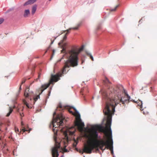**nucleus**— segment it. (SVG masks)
I'll return each instance as SVG.
<instances>
[{
	"instance_id": "nucleus-1",
	"label": "nucleus",
	"mask_w": 157,
	"mask_h": 157,
	"mask_svg": "<svg viewBox=\"0 0 157 157\" xmlns=\"http://www.w3.org/2000/svg\"><path fill=\"white\" fill-rule=\"evenodd\" d=\"M104 84L106 86H109L107 91L102 90L100 91L103 98L105 100L106 106L103 112L107 117L105 128L101 125H96L91 127L88 130V135L87 137L89 140L87 144H85L83 149V152L90 154L92 151L95 149L98 150L99 148L102 151L107 148H109L113 152V141L111 139L105 141L98 140L99 132L106 134L107 132L111 134V125L113 114L115 112V106L119 103L124 105L130 101V97L127 94L121 86H111V83L108 79L105 78L103 80Z\"/></svg>"
},
{
	"instance_id": "nucleus-2",
	"label": "nucleus",
	"mask_w": 157,
	"mask_h": 157,
	"mask_svg": "<svg viewBox=\"0 0 157 157\" xmlns=\"http://www.w3.org/2000/svg\"><path fill=\"white\" fill-rule=\"evenodd\" d=\"M83 49V48L82 47L80 48L75 47L67 51L66 55L68 59L65 62L64 65L61 72H59L56 75H52L49 82L47 84H44L41 86L40 88L41 92L39 93L38 95L33 97V104L38 98H40V95L44 90L49 86L54 81L55 82L57 81L59 79V77H61L63 74L67 73L66 68H69L70 67H74L78 66L79 60L78 55Z\"/></svg>"
},
{
	"instance_id": "nucleus-3",
	"label": "nucleus",
	"mask_w": 157,
	"mask_h": 157,
	"mask_svg": "<svg viewBox=\"0 0 157 157\" xmlns=\"http://www.w3.org/2000/svg\"><path fill=\"white\" fill-rule=\"evenodd\" d=\"M75 126L77 127L78 131L80 132L83 131L84 124L80 119V116L78 114L76 117V121L75 122V126L71 127L67 130V132L70 135H73L75 133L76 129Z\"/></svg>"
},
{
	"instance_id": "nucleus-4",
	"label": "nucleus",
	"mask_w": 157,
	"mask_h": 157,
	"mask_svg": "<svg viewBox=\"0 0 157 157\" xmlns=\"http://www.w3.org/2000/svg\"><path fill=\"white\" fill-rule=\"evenodd\" d=\"M64 117L61 114L58 115L56 118L53 120L52 124L53 125V131L55 135H57V132L58 130L57 128L58 126L62 125L63 121L64 119Z\"/></svg>"
},
{
	"instance_id": "nucleus-5",
	"label": "nucleus",
	"mask_w": 157,
	"mask_h": 157,
	"mask_svg": "<svg viewBox=\"0 0 157 157\" xmlns=\"http://www.w3.org/2000/svg\"><path fill=\"white\" fill-rule=\"evenodd\" d=\"M54 140L55 142V147L52 150V157H58L59 154L58 149L60 147V145L59 143L57 142L56 138L54 137Z\"/></svg>"
},
{
	"instance_id": "nucleus-6",
	"label": "nucleus",
	"mask_w": 157,
	"mask_h": 157,
	"mask_svg": "<svg viewBox=\"0 0 157 157\" xmlns=\"http://www.w3.org/2000/svg\"><path fill=\"white\" fill-rule=\"evenodd\" d=\"M81 25V23H79L78 24L76 27L71 28H70L67 30L65 31H67V32L65 34L64 37L63 38V40L61 41L59 43V45L63 43V41L65 40L67 38V34L69 33V31L71 29H73L74 30H77L78 29V27L80 26Z\"/></svg>"
},
{
	"instance_id": "nucleus-7",
	"label": "nucleus",
	"mask_w": 157,
	"mask_h": 157,
	"mask_svg": "<svg viewBox=\"0 0 157 157\" xmlns=\"http://www.w3.org/2000/svg\"><path fill=\"white\" fill-rule=\"evenodd\" d=\"M133 101L137 104V107L138 108L140 109L141 110L142 109V102L140 100H138L136 101L133 100Z\"/></svg>"
},
{
	"instance_id": "nucleus-8",
	"label": "nucleus",
	"mask_w": 157,
	"mask_h": 157,
	"mask_svg": "<svg viewBox=\"0 0 157 157\" xmlns=\"http://www.w3.org/2000/svg\"><path fill=\"white\" fill-rule=\"evenodd\" d=\"M29 88H26V89L25 92L24 96L26 97H27L30 96V93L29 92Z\"/></svg>"
},
{
	"instance_id": "nucleus-9",
	"label": "nucleus",
	"mask_w": 157,
	"mask_h": 157,
	"mask_svg": "<svg viewBox=\"0 0 157 157\" xmlns=\"http://www.w3.org/2000/svg\"><path fill=\"white\" fill-rule=\"evenodd\" d=\"M37 0H29L24 4V6L31 4L35 2Z\"/></svg>"
},
{
	"instance_id": "nucleus-10",
	"label": "nucleus",
	"mask_w": 157,
	"mask_h": 157,
	"mask_svg": "<svg viewBox=\"0 0 157 157\" xmlns=\"http://www.w3.org/2000/svg\"><path fill=\"white\" fill-rule=\"evenodd\" d=\"M79 139V137H78L77 138V140H76L75 139H74V143L73 144V146L74 147H76V145L78 143V140Z\"/></svg>"
},
{
	"instance_id": "nucleus-11",
	"label": "nucleus",
	"mask_w": 157,
	"mask_h": 157,
	"mask_svg": "<svg viewBox=\"0 0 157 157\" xmlns=\"http://www.w3.org/2000/svg\"><path fill=\"white\" fill-rule=\"evenodd\" d=\"M30 14V11L29 10H25V13L24 14V16L25 17H27L28 16V15Z\"/></svg>"
},
{
	"instance_id": "nucleus-12",
	"label": "nucleus",
	"mask_w": 157,
	"mask_h": 157,
	"mask_svg": "<svg viewBox=\"0 0 157 157\" xmlns=\"http://www.w3.org/2000/svg\"><path fill=\"white\" fill-rule=\"evenodd\" d=\"M21 125L22 128L21 129V131H22L23 132H24L25 131H28L27 129H26L23 126L24 124L22 121L21 122Z\"/></svg>"
},
{
	"instance_id": "nucleus-13",
	"label": "nucleus",
	"mask_w": 157,
	"mask_h": 157,
	"mask_svg": "<svg viewBox=\"0 0 157 157\" xmlns=\"http://www.w3.org/2000/svg\"><path fill=\"white\" fill-rule=\"evenodd\" d=\"M36 5H34L32 8V13L33 14L35 12L36 10Z\"/></svg>"
},
{
	"instance_id": "nucleus-14",
	"label": "nucleus",
	"mask_w": 157,
	"mask_h": 157,
	"mask_svg": "<svg viewBox=\"0 0 157 157\" xmlns=\"http://www.w3.org/2000/svg\"><path fill=\"white\" fill-rule=\"evenodd\" d=\"M13 111V109H12L11 107H9V112L7 113L6 115V117H9L10 114L12 113Z\"/></svg>"
},
{
	"instance_id": "nucleus-15",
	"label": "nucleus",
	"mask_w": 157,
	"mask_h": 157,
	"mask_svg": "<svg viewBox=\"0 0 157 157\" xmlns=\"http://www.w3.org/2000/svg\"><path fill=\"white\" fill-rule=\"evenodd\" d=\"M23 102L26 105V106L28 108L31 109L32 108V107L29 105V104L27 103V102L25 100H24L23 101Z\"/></svg>"
},
{
	"instance_id": "nucleus-16",
	"label": "nucleus",
	"mask_w": 157,
	"mask_h": 157,
	"mask_svg": "<svg viewBox=\"0 0 157 157\" xmlns=\"http://www.w3.org/2000/svg\"><path fill=\"white\" fill-rule=\"evenodd\" d=\"M119 6V5H117V6H116V7H115L114 8L111 9L110 10V11H115L116 10L117 8H118V7Z\"/></svg>"
},
{
	"instance_id": "nucleus-17",
	"label": "nucleus",
	"mask_w": 157,
	"mask_h": 157,
	"mask_svg": "<svg viewBox=\"0 0 157 157\" xmlns=\"http://www.w3.org/2000/svg\"><path fill=\"white\" fill-rule=\"evenodd\" d=\"M88 56H90L92 61H94V58L93 56L90 54H87Z\"/></svg>"
},
{
	"instance_id": "nucleus-18",
	"label": "nucleus",
	"mask_w": 157,
	"mask_h": 157,
	"mask_svg": "<svg viewBox=\"0 0 157 157\" xmlns=\"http://www.w3.org/2000/svg\"><path fill=\"white\" fill-rule=\"evenodd\" d=\"M41 74L40 73H38V77L37 78H36L35 80H36V81H38V80L40 79V76H41Z\"/></svg>"
},
{
	"instance_id": "nucleus-19",
	"label": "nucleus",
	"mask_w": 157,
	"mask_h": 157,
	"mask_svg": "<svg viewBox=\"0 0 157 157\" xmlns=\"http://www.w3.org/2000/svg\"><path fill=\"white\" fill-rule=\"evenodd\" d=\"M15 131L16 133H18L19 132V130L18 128L15 127Z\"/></svg>"
},
{
	"instance_id": "nucleus-20",
	"label": "nucleus",
	"mask_w": 157,
	"mask_h": 157,
	"mask_svg": "<svg viewBox=\"0 0 157 157\" xmlns=\"http://www.w3.org/2000/svg\"><path fill=\"white\" fill-rule=\"evenodd\" d=\"M62 108V105L61 103H59L58 106L57 108Z\"/></svg>"
},
{
	"instance_id": "nucleus-21",
	"label": "nucleus",
	"mask_w": 157,
	"mask_h": 157,
	"mask_svg": "<svg viewBox=\"0 0 157 157\" xmlns=\"http://www.w3.org/2000/svg\"><path fill=\"white\" fill-rule=\"evenodd\" d=\"M4 21V19L3 18H0V24H1Z\"/></svg>"
},
{
	"instance_id": "nucleus-22",
	"label": "nucleus",
	"mask_w": 157,
	"mask_h": 157,
	"mask_svg": "<svg viewBox=\"0 0 157 157\" xmlns=\"http://www.w3.org/2000/svg\"><path fill=\"white\" fill-rule=\"evenodd\" d=\"M64 134H65V137H67V132H64Z\"/></svg>"
},
{
	"instance_id": "nucleus-23",
	"label": "nucleus",
	"mask_w": 157,
	"mask_h": 157,
	"mask_svg": "<svg viewBox=\"0 0 157 157\" xmlns=\"http://www.w3.org/2000/svg\"><path fill=\"white\" fill-rule=\"evenodd\" d=\"M19 114L20 115V116L21 117H23L24 116V114L23 113H19Z\"/></svg>"
},
{
	"instance_id": "nucleus-24",
	"label": "nucleus",
	"mask_w": 157,
	"mask_h": 157,
	"mask_svg": "<svg viewBox=\"0 0 157 157\" xmlns=\"http://www.w3.org/2000/svg\"><path fill=\"white\" fill-rule=\"evenodd\" d=\"M25 79H24L22 81L21 85H22L24 83L25 81Z\"/></svg>"
},
{
	"instance_id": "nucleus-25",
	"label": "nucleus",
	"mask_w": 157,
	"mask_h": 157,
	"mask_svg": "<svg viewBox=\"0 0 157 157\" xmlns=\"http://www.w3.org/2000/svg\"><path fill=\"white\" fill-rule=\"evenodd\" d=\"M63 151L64 152H68V150L67 149H66L65 148H64L63 150Z\"/></svg>"
},
{
	"instance_id": "nucleus-26",
	"label": "nucleus",
	"mask_w": 157,
	"mask_h": 157,
	"mask_svg": "<svg viewBox=\"0 0 157 157\" xmlns=\"http://www.w3.org/2000/svg\"><path fill=\"white\" fill-rule=\"evenodd\" d=\"M69 111L71 113L73 114V112L72 111H71L70 110H69Z\"/></svg>"
},
{
	"instance_id": "nucleus-27",
	"label": "nucleus",
	"mask_w": 157,
	"mask_h": 157,
	"mask_svg": "<svg viewBox=\"0 0 157 157\" xmlns=\"http://www.w3.org/2000/svg\"><path fill=\"white\" fill-rule=\"evenodd\" d=\"M21 85H20V88H19V90H21Z\"/></svg>"
},
{
	"instance_id": "nucleus-28",
	"label": "nucleus",
	"mask_w": 157,
	"mask_h": 157,
	"mask_svg": "<svg viewBox=\"0 0 157 157\" xmlns=\"http://www.w3.org/2000/svg\"><path fill=\"white\" fill-rule=\"evenodd\" d=\"M53 114V116H54L55 115H56V113L55 112Z\"/></svg>"
},
{
	"instance_id": "nucleus-29",
	"label": "nucleus",
	"mask_w": 157,
	"mask_h": 157,
	"mask_svg": "<svg viewBox=\"0 0 157 157\" xmlns=\"http://www.w3.org/2000/svg\"><path fill=\"white\" fill-rule=\"evenodd\" d=\"M2 124V123H0V126H1Z\"/></svg>"
},
{
	"instance_id": "nucleus-30",
	"label": "nucleus",
	"mask_w": 157,
	"mask_h": 157,
	"mask_svg": "<svg viewBox=\"0 0 157 157\" xmlns=\"http://www.w3.org/2000/svg\"><path fill=\"white\" fill-rule=\"evenodd\" d=\"M73 108L74 109V110H75L76 112H77L76 110V109L75 108Z\"/></svg>"
},
{
	"instance_id": "nucleus-31",
	"label": "nucleus",
	"mask_w": 157,
	"mask_h": 157,
	"mask_svg": "<svg viewBox=\"0 0 157 157\" xmlns=\"http://www.w3.org/2000/svg\"><path fill=\"white\" fill-rule=\"evenodd\" d=\"M17 111L18 112H19V109H18L17 110Z\"/></svg>"
},
{
	"instance_id": "nucleus-32",
	"label": "nucleus",
	"mask_w": 157,
	"mask_h": 157,
	"mask_svg": "<svg viewBox=\"0 0 157 157\" xmlns=\"http://www.w3.org/2000/svg\"><path fill=\"white\" fill-rule=\"evenodd\" d=\"M82 91H83V90L82 89V90H81V92H81V93H82Z\"/></svg>"
},
{
	"instance_id": "nucleus-33",
	"label": "nucleus",
	"mask_w": 157,
	"mask_h": 157,
	"mask_svg": "<svg viewBox=\"0 0 157 157\" xmlns=\"http://www.w3.org/2000/svg\"><path fill=\"white\" fill-rule=\"evenodd\" d=\"M53 54H54V50L53 51Z\"/></svg>"
},
{
	"instance_id": "nucleus-34",
	"label": "nucleus",
	"mask_w": 157,
	"mask_h": 157,
	"mask_svg": "<svg viewBox=\"0 0 157 157\" xmlns=\"http://www.w3.org/2000/svg\"><path fill=\"white\" fill-rule=\"evenodd\" d=\"M53 43V41L51 43V44H52Z\"/></svg>"
},
{
	"instance_id": "nucleus-35",
	"label": "nucleus",
	"mask_w": 157,
	"mask_h": 157,
	"mask_svg": "<svg viewBox=\"0 0 157 157\" xmlns=\"http://www.w3.org/2000/svg\"><path fill=\"white\" fill-rule=\"evenodd\" d=\"M15 108V106H14L13 107V108Z\"/></svg>"
},
{
	"instance_id": "nucleus-36",
	"label": "nucleus",
	"mask_w": 157,
	"mask_h": 157,
	"mask_svg": "<svg viewBox=\"0 0 157 157\" xmlns=\"http://www.w3.org/2000/svg\"><path fill=\"white\" fill-rule=\"evenodd\" d=\"M23 108H22V111H23Z\"/></svg>"
},
{
	"instance_id": "nucleus-37",
	"label": "nucleus",
	"mask_w": 157,
	"mask_h": 157,
	"mask_svg": "<svg viewBox=\"0 0 157 157\" xmlns=\"http://www.w3.org/2000/svg\"><path fill=\"white\" fill-rule=\"evenodd\" d=\"M30 100H32V99L31 98H30Z\"/></svg>"
},
{
	"instance_id": "nucleus-38",
	"label": "nucleus",
	"mask_w": 157,
	"mask_h": 157,
	"mask_svg": "<svg viewBox=\"0 0 157 157\" xmlns=\"http://www.w3.org/2000/svg\"><path fill=\"white\" fill-rule=\"evenodd\" d=\"M31 129L29 131V132Z\"/></svg>"
},
{
	"instance_id": "nucleus-39",
	"label": "nucleus",
	"mask_w": 157,
	"mask_h": 157,
	"mask_svg": "<svg viewBox=\"0 0 157 157\" xmlns=\"http://www.w3.org/2000/svg\"><path fill=\"white\" fill-rule=\"evenodd\" d=\"M81 151H80V153H81Z\"/></svg>"
},
{
	"instance_id": "nucleus-40",
	"label": "nucleus",
	"mask_w": 157,
	"mask_h": 157,
	"mask_svg": "<svg viewBox=\"0 0 157 157\" xmlns=\"http://www.w3.org/2000/svg\"><path fill=\"white\" fill-rule=\"evenodd\" d=\"M50 1H51V0H49Z\"/></svg>"
}]
</instances>
